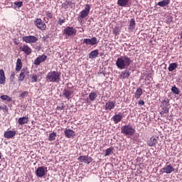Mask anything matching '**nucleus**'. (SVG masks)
<instances>
[{"mask_svg":"<svg viewBox=\"0 0 182 182\" xmlns=\"http://www.w3.org/2000/svg\"><path fill=\"white\" fill-rule=\"evenodd\" d=\"M130 63H132V59L129 58L127 55H124L122 57L118 58L116 61V66L118 69H126L130 66Z\"/></svg>","mask_w":182,"mask_h":182,"instance_id":"nucleus-1","label":"nucleus"},{"mask_svg":"<svg viewBox=\"0 0 182 182\" xmlns=\"http://www.w3.org/2000/svg\"><path fill=\"white\" fill-rule=\"evenodd\" d=\"M47 82H53L54 83H59L60 82V73L58 71H51L47 74Z\"/></svg>","mask_w":182,"mask_h":182,"instance_id":"nucleus-2","label":"nucleus"},{"mask_svg":"<svg viewBox=\"0 0 182 182\" xmlns=\"http://www.w3.org/2000/svg\"><path fill=\"white\" fill-rule=\"evenodd\" d=\"M121 132L125 136H134V133H136V129L133 128V126L128 124L124 125L122 127Z\"/></svg>","mask_w":182,"mask_h":182,"instance_id":"nucleus-3","label":"nucleus"},{"mask_svg":"<svg viewBox=\"0 0 182 182\" xmlns=\"http://www.w3.org/2000/svg\"><path fill=\"white\" fill-rule=\"evenodd\" d=\"M89 14H90V5L86 4L85 6V9L80 13V18L85 19V18H87V16H89Z\"/></svg>","mask_w":182,"mask_h":182,"instance_id":"nucleus-4","label":"nucleus"},{"mask_svg":"<svg viewBox=\"0 0 182 182\" xmlns=\"http://www.w3.org/2000/svg\"><path fill=\"white\" fill-rule=\"evenodd\" d=\"M46 170H48V168L45 166H39L36 171V176L42 178V177H44L46 174Z\"/></svg>","mask_w":182,"mask_h":182,"instance_id":"nucleus-5","label":"nucleus"},{"mask_svg":"<svg viewBox=\"0 0 182 182\" xmlns=\"http://www.w3.org/2000/svg\"><path fill=\"white\" fill-rule=\"evenodd\" d=\"M83 43L85 45H90L91 46H95V45H97L99 43V41L96 37H92L91 38H85L83 40Z\"/></svg>","mask_w":182,"mask_h":182,"instance_id":"nucleus-6","label":"nucleus"},{"mask_svg":"<svg viewBox=\"0 0 182 182\" xmlns=\"http://www.w3.org/2000/svg\"><path fill=\"white\" fill-rule=\"evenodd\" d=\"M176 169L171 166V164H168L165 166L164 168H162L159 171L162 174L166 173V174H171L173 171H174Z\"/></svg>","mask_w":182,"mask_h":182,"instance_id":"nucleus-7","label":"nucleus"},{"mask_svg":"<svg viewBox=\"0 0 182 182\" xmlns=\"http://www.w3.org/2000/svg\"><path fill=\"white\" fill-rule=\"evenodd\" d=\"M63 35L66 36H73V35H76V29L73 27H67L63 31Z\"/></svg>","mask_w":182,"mask_h":182,"instance_id":"nucleus-8","label":"nucleus"},{"mask_svg":"<svg viewBox=\"0 0 182 182\" xmlns=\"http://www.w3.org/2000/svg\"><path fill=\"white\" fill-rule=\"evenodd\" d=\"M23 42L26 43H35L38 42V38L34 36H27L22 38Z\"/></svg>","mask_w":182,"mask_h":182,"instance_id":"nucleus-9","label":"nucleus"},{"mask_svg":"<svg viewBox=\"0 0 182 182\" xmlns=\"http://www.w3.org/2000/svg\"><path fill=\"white\" fill-rule=\"evenodd\" d=\"M77 160L78 161H80V163H85V164H90L92 161V157L86 155L80 156L77 158Z\"/></svg>","mask_w":182,"mask_h":182,"instance_id":"nucleus-10","label":"nucleus"},{"mask_svg":"<svg viewBox=\"0 0 182 182\" xmlns=\"http://www.w3.org/2000/svg\"><path fill=\"white\" fill-rule=\"evenodd\" d=\"M34 23L38 29H41V31H45V29H46V24H45V22L41 18H37L34 21Z\"/></svg>","mask_w":182,"mask_h":182,"instance_id":"nucleus-11","label":"nucleus"},{"mask_svg":"<svg viewBox=\"0 0 182 182\" xmlns=\"http://www.w3.org/2000/svg\"><path fill=\"white\" fill-rule=\"evenodd\" d=\"M19 49L21 52H23L25 55H31L32 53V49L26 44L21 46Z\"/></svg>","mask_w":182,"mask_h":182,"instance_id":"nucleus-12","label":"nucleus"},{"mask_svg":"<svg viewBox=\"0 0 182 182\" xmlns=\"http://www.w3.org/2000/svg\"><path fill=\"white\" fill-rule=\"evenodd\" d=\"M29 76V70H27V68H23L21 70V73L19 75L18 77V80H20V82H23V80H25V76Z\"/></svg>","mask_w":182,"mask_h":182,"instance_id":"nucleus-13","label":"nucleus"},{"mask_svg":"<svg viewBox=\"0 0 182 182\" xmlns=\"http://www.w3.org/2000/svg\"><path fill=\"white\" fill-rule=\"evenodd\" d=\"M63 95L65 99H70L73 95V90L71 87H68L63 90Z\"/></svg>","mask_w":182,"mask_h":182,"instance_id":"nucleus-14","label":"nucleus"},{"mask_svg":"<svg viewBox=\"0 0 182 182\" xmlns=\"http://www.w3.org/2000/svg\"><path fill=\"white\" fill-rule=\"evenodd\" d=\"M48 59V56L45 55H39L35 60H34V65L36 66H39L42 62H45Z\"/></svg>","mask_w":182,"mask_h":182,"instance_id":"nucleus-15","label":"nucleus"},{"mask_svg":"<svg viewBox=\"0 0 182 182\" xmlns=\"http://www.w3.org/2000/svg\"><path fill=\"white\" fill-rule=\"evenodd\" d=\"M122 119H123V114L118 113L115 114L112 117V120H113L115 124H117V123H120V122H122Z\"/></svg>","mask_w":182,"mask_h":182,"instance_id":"nucleus-16","label":"nucleus"},{"mask_svg":"<svg viewBox=\"0 0 182 182\" xmlns=\"http://www.w3.org/2000/svg\"><path fill=\"white\" fill-rule=\"evenodd\" d=\"M116 107V102L108 101L105 104V110H113Z\"/></svg>","mask_w":182,"mask_h":182,"instance_id":"nucleus-17","label":"nucleus"},{"mask_svg":"<svg viewBox=\"0 0 182 182\" xmlns=\"http://www.w3.org/2000/svg\"><path fill=\"white\" fill-rule=\"evenodd\" d=\"M64 134L68 139H72L75 137V136H76V134H75V131L68 129L64 131Z\"/></svg>","mask_w":182,"mask_h":182,"instance_id":"nucleus-18","label":"nucleus"},{"mask_svg":"<svg viewBox=\"0 0 182 182\" xmlns=\"http://www.w3.org/2000/svg\"><path fill=\"white\" fill-rule=\"evenodd\" d=\"M119 77L121 79H129L130 77V70H124L120 73Z\"/></svg>","mask_w":182,"mask_h":182,"instance_id":"nucleus-19","label":"nucleus"},{"mask_svg":"<svg viewBox=\"0 0 182 182\" xmlns=\"http://www.w3.org/2000/svg\"><path fill=\"white\" fill-rule=\"evenodd\" d=\"M157 141H159V136H152L150 140L148 141V146L154 147V146L157 144Z\"/></svg>","mask_w":182,"mask_h":182,"instance_id":"nucleus-20","label":"nucleus"},{"mask_svg":"<svg viewBox=\"0 0 182 182\" xmlns=\"http://www.w3.org/2000/svg\"><path fill=\"white\" fill-rule=\"evenodd\" d=\"M15 136H16V131L10 130L4 132L5 139H13Z\"/></svg>","mask_w":182,"mask_h":182,"instance_id":"nucleus-21","label":"nucleus"},{"mask_svg":"<svg viewBox=\"0 0 182 182\" xmlns=\"http://www.w3.org/2000/svg\"><path fill=\"white\" fill-rule=\"evenodd\" d=\"M6 77H5V72L4 70H0V85H5Z\"/></svg>","mask_w":182,"mask_h":182,"instance_id":"nucleus-22","label":"nucleus"},{"mask_svg":"<svg viewBox=\"0 0 182 182\" xmlns=\"http://www.w3.org/2000/svg\"><path fill=\"white\" fill-rule=\"evenodd\" d=\"M99 56V50L96 49L91 51L89 54V59H96Z\"/></svg>","mask_w":182,"mask_h":182,"instance_id":"nucleus-23","label":"nucleus"},{"mask_svg":"<svg viewBox=\"0 0 182 182\" xmlns=\"http://www.w3.org/2000/svg\"><path fill=\"white\" fill-rule=\"evenodd\" d=\"M130 2V0H118L117 1V5L118 6H129V4Z\"/></svg>","mask_w":182,"mask_h":182,"instance_id":"nucleus-24","label":"nucleus"},{"mask_svg":"<svg viewBox=\"0 0 182 182\" xmlns=\"http://www.w3.org/2000/svg\"><path fill=\"white\" fill-rule=\"evenodd\" d=\"M28 122H29L28 117H23L18 119V124H20L21 126H22V124H26Z\"/></svg>","mask_w":182,"mask_h":182,"instance_id":"nucleus-25","label":"nucleus"},{"mask_svg":"<svg viewBox=\"0 0 182 182\" xmlns=\"http://www.w3.org/2000/svg\"><path fill=\"white\" fill-rule=\"evenodd\" d=\"M143 95V90L141 87L136 89L134 95L135 99H140V96Z\"/></svg>","mask_w":182,"mask_h":182,"instance_id":"nucleus-26","label":"nucleus"},{"mask_svg":"<svg viewBox=\"0 0 182 182\" xmlns=\"http://www.w3.org/2000/svg\"><path fill=\"white\" fill-rule=\"evenodd\" d=\"M22 69V60L21 58L17 59L16 70V72H19Z\"/></svg>","mask_w":182,"mask_h":182,"instance_id":"nucleus-27","label":"nucleus"},{"mask_svg":"<svg viewBox=\"0 0 182 182\" xmlns=\"http://www.w3.org/2000/svg\"><path fill=\"white\" fill-rule=\"evenodd\" d=\"M29 77L30 79V82L31 83H36V82H38V78L39 77V76H38V75L33 73L30 75Z\"/></svg>","mask_w":182,"mask_h":182,"instance_id":"nucleus-28","label":"nucleus"},{"mask_svg":"<svg viewBox=\"0 0 182 182\" xmlns=\"http://www.w3.org/2000/svg\"><path fill=\"white\" fill-rule=\"evenodd\" d=\"M161 105L163 107H168V106H170V100H168V98H164V100L161 102Z\"/></svg>","mask_w":182,"mask_h":182,"instance_id":"nucleus-29","label":"nucleus"},{"mask_svg":"<svg viewBox=\"0 0 182 182\" xmlns=\"http://www.w3.org/2000/svg\"><path fill=\"white\" fill-rule=\"evenodd\" d=\"M178 65L177 64V63H172L169 65L168 67V70L169 72H173V70H176V69H177Z\"/></svg>","mask_w":182,"mask_h":182,"instance_id":"nucleus-30","label":"nucleus"},{"mask_svg":"<svg viewBox=\"0 0 182 182\" xmlns=\"http://www.w3.org/2000/svg\"><path fill=\"white\" fill-rule=\"evenodd\" d=\"M136 28V21L134 18H132L129 22V29L131 31Z\"/></svg>","mask_w":182,"mask_h":182,"instance_id":"nucleus-31","label":"nucleus"},{"mask_svg":"<svg viewBox=\"0 0 182 182\" xmlns=\"http://www.w3.org/2000/svg\"><path fill=\"white\" fill-rule=\"evenodd\" d=\"M56 132H53L50 134H49V136H48V141H53V140H56Z\"/></svg>","mask_w":182,"mask_h":182,"instance_id":"nucleus-32","label":"nucleus"},{"mask_svg":"<svg viewBox=\"0 0 182 182\" xmlns=\"http://www.w3.org/2000/svg\"><path fill=\"white\" fill-rule=\"evenodd\" d=\"M113 153V147H109L105 150V156H110Z\"/></svg>","mask_w":182,"mask_h":182,"instance_id":"nucleus-33","label":"nucleus"},{"mask_svg":"<svg viewBox=\"0 0 182 182\" xmlns=\"http://www.w3.org/2000/svg\"><path fill=\"white\" fill-rule=\"evenodd\" d=\"M89 97H90V100L93 102V100H95V99L97 97V94H96V92H90L89 95Z\"/></svg>","mask_w":182,"mask_h":182,"instance_id":"nucleus-34","label":"nucleus"},{"mask_svg":"<svg viewBox=\"0 0 182 182\" xmlns=\"http://www.w3.org/2000/svg\"><path fill=\"white\" fill-rule=\"evenodd\" d=\"M0 98L1 99V100H6V102H11V100H12V97L8 95H1Z\"/></svg>","mask_w":182,"mask_h":182,"instance_id":"nucleus-35","label":"nucleus"},{"mask_svg":"<svg viewBox=\"0 0 182 182\" xmlns=\"http://www.w3.org/2000/svg\"><path fill=\"white\" fill-rule=\"evenodd\" d=\"M63 6H70V8H73V2L72 1H66L63 4Z\"/></svg>","mask_w":182,"mask_h":182,"instance_id":"nucleus-36","label":"nucleus"},{"mask_svg":"<svg viewBox=\"0 0 182 182\" xmlns=\"http://www.w3.org/2000/svg\"><path fill=\"white\" fill-rule=\"evenodd\" d=\"M171 92H173L174 95H180V90H178L176 86L172 87Z\"/></svg>","mask_w":182,"mask_h":182,"instance_id":"nucleus-37","label":"nucleus"},{"mask_svg":"<svg viewBox=\"0 0 182 182\" xmlns=\"http://www.w3.org/2000/svg\"><path fill=\"white\" fill-rule=\"evenodd\" d=\"M23 5V2L22 1H18V2H14V9H16V8L19 9L21 6Z\"/></svg>","mask_w":182,"mask_h":182,"instance_id":"nucleus-38","label":"nucleus"},{"mask_svg":"<svg viewBox=\"0 0 182 182\" xmlns=\"http://www.w3.org/2000/svg\"><path fill=\"white\" fill-rule=\"evenodd\" d=\"M158 6H161V8H164V6H167V4L162 0L157 3Z\"/></svg>","mask_w":182,"mask_h":182,"instance_id":"nucleus-39","label":"nucleus"},{"mask_svg":"<svg viewBox=\"0 0 182 182\" xmlns=\"http://www.w3.org/2000/svg\"><path fill=\"white\" fill-rule=\"evenodd\" d=\"M119 32H120V28H117V27H115V28L113 29V31H112V33H113L114 35H119Z\"/></svg>","mask_w":182,"mask_h":182,"instance_id":"nucleus-40","label":"nucleus"},{"mask_svg":"<svg viewBox=\"0 0 182 182\" xmlns=\"http://www.w3.org/2000/svg\"><path fill=\"white\" fill-rule=\"evenodd\" d=\"M46 14V16H48V18H49L50 19H52L53 18V16L52 15V12L47 11Z\"/></svg>","mask_w":182,"mask_h":182,"instance_id":"nucleus-41","label":"nucleus"},{"mask_svg":"<svg viewBox=\"0 0 182 182\" xmlns=\"http://www.w3.org/2000/svg\"><path fill=\"white\" fill-rule=\"evenodd\" d=\"M65 18H63V19L59 18L58 21V24L60 25V26H62V25H63V23H65Z\"/></svg>","mask_w":182,"mask_h":182,"instance_id":"nucleus-42","label":"nucleus"},{"mask_svg":"<svg viewBox=\"0 0 182 182\" xmlns=\"http://www.w3.org/2000/svg\"><path fill=\"white\" fill-rule=\"evenodd\" d=\"M29 93L28 92V91H23L21 94V97H22V99H23V97H26V96H28Z\"/></svg>","mask_w":182,"mask_h":182,"instance_id":"nucleus-43","label":"nucleus"},{"mask_svg":"<svg viewBox=\"0 0 182 182\" xmlns=\"http://www.w3.org/2000/svg\"><path fill=\"white\" fill-rule=\"evenodd\" d=\"M138 104H139L140 106H144V100H139V102H138Z\"/></svg>","mask_w":182,"mask_h":182,"instance_id":"nucleus-44","label":"nucleus"},{"mask_svg":"<svg viewBox=\"0 0 182 182\" xmlns=\"http://www.w3.org/2000/svg\"><path fill=\"white\" fill-rule=\"evenodd\" d=\"M10 79L11 80H14V79H15V72L11 73V76H10Z\"/></svg>","mask_w":182,"mask_h":182,"instance_id":"nucleus-45","label":"nucleus"},{"mask_svg":"<svg viewBox=\"0 0 182 182\" xmlns=\"http://www.w3.org/2000/svg\"><path fill=\"white\" fill-rule=\"evenodd\" d=\"M163 110H164V113L165 114L168 113V108H167V107H164Z\"/></svg>","mask_w":182,"mask_h":182,"instance_id":"nucleus-46","label":"nucleus"},{"mask_svg":"<svg viewBox=\"0 0 182 182\" xmlns=\"http://www.w3.org/2000/svg\"><path fill=\"white\" fill-rule=\"evenodd\" d=\"M163 1H164L165 4H166V6L170 4V0H163Z\"/></svg>","mask_w":182,"mask_h":182,"instance_id":"nucleus-47","label":"nucleus"},{"mask_svg":"<svg viewBox=\"0 0 182 182\" xmlns=\"http://www.w3.org/2000/svg\"><path fill=\"white\" fill-rule=\"evenodd\" d=\"M5 109H6V105L5 107L0 106V112L1 110H5Z\"/></svg>","mask_w":182,"mask_h":182,"instance_id":"nucleus-48","label":"nucleus"},{"mask_svg":"<svg viewBox=\"0 0 182 182\" xmlns=\"http://www.w3.org/2000/svg\"><path fill=\"white\" fill-rule=\"evenodd\" d=\"M57 109H60L61 110H63V106H62V107H58Z\"/></svg>","mask_w":182,"mask_h":182,"instance_id":"nucleus-49","label":"nucleus"},{"mask_svg":"<svg viewBox=\"0 0 182 182\" xmlns=\"http://www.w3.org/2000/svg\"><path fill=\"white\" fill-rule=\"evenodd\" d=\"M180 36H181V39H182V31H181V32L180 33Z\"/></svg>","mask_w":182,"mask_h":182,"instance_id":"nucleus-50","label":"nucleus"},{"mask_svg":"<svg viewBox=\"0 0 182 182\" xmlns=\"http://www.w3.org/2000/svg\"><path fill=\"white\" fill-rule=\"evenodd\" d=\"M0 159H2V153L0 152Z\"/></svg>","mask_w":182,"mask_h":182,"instance_id":"nucleus-51","label":"nucleus"}]
</instances>
